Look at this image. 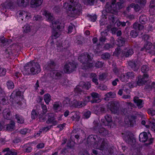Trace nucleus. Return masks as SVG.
I'll list each match as a JSON object with an SVG mask.
<instances>
[{
  "instance_id": "1",
  "label": "nucleus",
  "mask_w": 155,
  "mask_h": 155,
  "mask_svg": "<svg viewBox=\"0 0 155 155\" xmlns=\"http://www.w3.org/2000/svg\"><path fill=\"white\" fill-rule=\"evenodd\" d=\"M94 56L93 54L91 53L82 54L78 57V60L82 64H85L84 68L87 69L93 66V63L89 62L92 61Z\"/></svg>"
},
{
  "instance_id": "2",
  "label": "nucleus",
  "mask_w": 155,
  "mask_h": 155,
  "mask_svg": "<svg viewBox=\"0 0 155 155\" xmlns=\"http://www.w3.org/2000/svg\"><path fill=\"white\" fill-rule=\"evenodd\" d=\"M91 87V84L87 82H85L83 81L81 82L78 86H77L74 90L75 93L79 96H82L86 94L85 91H83L82 89L84 90H88Z\"/></svg>"
},
{
  "instance_id": "3",
  "label": "nucleus",
  "mask_w": 155,
  "mask_h": 155,
  "mask_svg": "<svg viewBox=\"0 0 155 155\" xmlns=\"http://www.w3.org/2000/svg\"><path fill=\"white\" fill-rule=\"evenodd\" d=\"M68 9V15L71 17H77L81 13L82 7L81 4L74 7H69Z\"/></svg>"
},
{
  "instance_id": "4",
  "label": "nucleus",
  "mask_w": 155,
  "mask_h": 155,
  "mask_svg": "<svg viewBox=\"0 0 155 155\" xmlns=\"http://www.w3.org/2000/svg\"><path fill=\"white\" fill-rule=\"evenodd\" d=\"M98 140V138L96 135H90L87 139V144L88 146H92L94 147L98 145V143L99 142Z\"/></svg>"
},
{
  "instance_id": "5",
  "label": "nucleus",
  "mask_w": 155,
  "mask_h": 155,
  "mask_svg": "<svg viewBox=\"0 0 155 155\" xmlns=\"http://www.w3.org/2000/svg\"><path fill=\"white\" fill-rule=\"evenodd\" d=\"M149 75L146 73L143 74V76H140L138 77V80L137 84L139 86L145 84L146 83H150V82L148 80Z\"/></svg>"
},
{
  "instance_id": "6",
  "label": "nucleus",
  "mask_w": 155,
  "mask_h": 155,
  "mask_svg": "<svg viewBox=\"0 0 155 155\" xmlns=\"http://www.w3.org/2000/svg\"><path fill=\"white\" fill-rule=\"evenodd\" d=\"M77 65L75 64L69 62L66 64L64 67V70L65 73H70L75 70Z\"/></svg>"
},
{
  "instance_id": "7",
  "label": "nucleus",
  "mask_w": 155,
  "mask_h": 155,
  "mask_svg": "<svg viewBox=\"0 0 155 155\" xmlns=\"http://www.w3.org/2000/svg\"><path fill=\"white\" fill-rule=\"evenodd\" d=\"M41 68L40 65L37 62H35L33 61L31 65L30 71L33 75L38 74L40 72Z\"/></svg>"
},
{
  "instance_id": "8",
  "label": "nucleus",
  "mask_w": 155,
  "mask_h": 155,
  "mask_svg": "<svg viewBox=\"0 0 155 155\" xmlns=\"http://www.w3.org/2000/svg\"><path fill=\"white\" fill-rule=\"evenodd\" d=\"M137 117L135 116H129L127 117L124 119V122L126 124L128 125V126L132 127L135 124L136 120Z\"/></svg>"
},
{
  "instance_id": "9",
  "label": "nucleus",
  "mask_w": 155,
  "mask_h": 155,
  "mask_svg": "<svg viewBox=\"0 0 155 155\" xmlns=\"http://www.w3.org/2000/svg\"><path fill=\"white\" fill-rule=\"evenodd\" d=\"M128 65L130 68L134 71H137L139 68V65L138 62L135 60H132L128 62Z\"/></svg>"
},
{
  "instance_id": "10",
  "label": "nucleus",
  "mask_w": 155,
  "mask_h": 155,
  "mask_svg": "<svg viewBox=\"0 0 155 155\" xmlns=\"http://www.w3.org/2000/svg\"><path fill=\"white\" fill-rule=\"evenodd\" d=\"M110 107H109L111 112L114 114H116L119 110L118 103L115 101H111L110 103Z\"/></svg>"
},
{
  "instance_id": "11",
  "label": "nucleus",
  "mask_w": 155,
  "mask_h": 155,
  "mask_svg": "<svg viewBox=\"0 0 155 155\" xmlns=\"http://www.w3.org/2000/svg\"><path fill=\"white\" fill-rule=\"evenodd\" d=\"M116 7V4H112L109 6L107 5V11L109 13L116 15L118 11V8Z\"/></svg>"
},
{
  "instance_id": "12",
  "label": "nucleus",
  "mask_w": 155,
  "mask_h": 155,
  "mask_svg": "<svg viewBox=\"0 0 155 155\" xmlns=\"http://www.w3.org/2000/svg\"><path fill=\"white\" fill-rule=\"evenodd\" d=\"M134 53V50L133 48H126L124 49V51L122 52L121 56L122 57L125 56L126 58H128L131 56Z\"/></svg>"
},
{
  "instance_id": "13",
  "label": "nucleus",
  "mask_w": 155,
  "mask_h": 155,
  "mask_svg": "<svg viewBox=\"0 0 155 155\" xmlns=\"http://www.w3.org/2000/svg\"><path fill=\"white\" fill-rule=\"evenodd\" d=\"M95 133L100 134L103 136L107 135L109 134L108 130L101 125L99 126V129Z\"/></svg>"
},
{
  "instance_id": "14",
  "label": "nucleus",
  "mask_w": 155,
  "mask_h": 155,
  "mask_svg": "<svg viewBox=\"0 0 155 155\" xmlns=\"http://www.w3.org/2000/svg\"><path fill=\"white\" fill-rule=\"evenodd\" d=\"M56 66V64L53 61H48L47 65H46V69L49 71H54Z\"/></svg>"
},
{
  "instance_id": "15",
  "label": "nucleus",
  "mask_w": 155,
  "mask_h": 155,
  "mask_svg": "<svg viewBox=\"0 0 155 155\" xmlns=\"http://www.w3.org/2000/svg\"><path fill=\"white\" fill-rule=\"evenodd\" d=\"M66 42L65 41L63 43H61L60 42L57 41V42L56 45L58 47V50L60 51H65L68 47V46H65L64 45V43Z\"/></svg>"
},
{
  "instance_id": "16",
  "label": "nucleus",
  "mask_w": 155,
  "mask_h": 155,
  "mask_svg": "<svg viewBox=\"0 0 155 155\" xmlns=\"http://www.w3.org/2000/svg\"><path fill=\"white\" fill-rule=\"evenodd\" d=\"M48 119L46 121V123L49 124L51 123L54 125L56 124L57 122L56 120H54L55 119L53 114L51 113H48Z\"/></svg>"
},
{
  "instance_id": "17",
  "label": "nucleus",
  "mask_w": 155,
  "mask_h": 155,
  "mask_svg": "<svg viewBox=\"0 0 155 155\" xmlns=\"http://www.w3.org/2000/svg\"><path fill=\"white\" fill-rule=\"evenodd\" d=\"M3 116L5 119L9 120L11 118L12 114L9 109H5L3 110Z\"/></svg>"
},
{
  "instance_id": "18",
  "label": "nucleus",
  "mask_w": 155,
  "mask_h": 155,
  "mask_svg": "<svg viewBox=\"0 0 155 155\" xmlns=\"http://www.w3.org/2000/svg\"><path fill=\"white\" fill-rule=\"evenodd\" d=\"M148 138L147 133L143 132L141 133L139 136V140L141 142L144 143L147 141Z\"/></svg>"
},
{
  "instance_id": "19",
  "label": "nucleus",
  "mask_w": 155,
  "mask_h": 155,
  "mask_svg": "<svg viewBox=\"0 0 155 155\" xmlns=\"http://www.w3.org/2000/svg\"><path fill=\"white\" fill-rule=\"evenodd\" d=\"M17 3L19 7H25L29 4V0H17Z\"/></svg>"
},
{
  "instance_id": "20",
  "label": "nucleus",
  "mask_w": 155,
  "mask_h": 155,
  "mask_svg": "<svg viewBox=\"0 0 155 155\" xmlns=\"http://www.w3.org/2000/svg\"><path fill=\"white\" fill-rule=\"evenodd\" d=\"M134 103L136 104L139 108H141L143 107L142 105L143 100L139 99V97L135 96L134 99Z\"/></svg>"
},
{
  "instance_id": "21",
  "label": "nucleus",
  "mask_w": 155,
  "mask_h": 155,
  "mask_svg": "<svg viewBox=\"0 0 155 155\" xmlns=\"http://www.w3.org/2000/svg\"><path fill=\"white\" fill-rule=\"evenodd\" d=\"M43 0H31V4L32 7H35L41 5Z\"/></svg>"
},
{
  "instance_id": "22",
  "label": "nucleus",
  "mask_w": 155,
  "mask_h": 155,
  "mask_svg": "<svg viewBox=\"0 0 155 155\" xmlns=\"http://www.w3.org/2000/svg\"><path fill=\"white\" fill-rule=\"evenodd\" d=\"M133 28L137 31H140L143 29L144 26L143 25L136 22L133 25Z\"/></svg>"
},
{
  "instance_id": "23",
  "label": "nucleus",
  "mask_w": 155,
  "mask_h": 155,
  "mask_svg": "<svg viewBox=\"0 0 155 155\" xmlns=\"http://www.w3.org/2000/svg\"><path fill=\"white\" fill-rule=\"evenodd\" d=\"M101 36L99 39V41L102 43L104 42L107 39L106 36L107 35V32L103 31L101 33Z\"/></svg>"
},
{
  "instance_id": "24",
  "label": "nucleus",
  "mask_w": 155,
  "mask_h": 155,
  "mask_svg": "<svg viewBox=\"0 0 155 155\" xmlns=\"http://www.w3.org/2000/svg\"><path fill=\"white\" fill-rule=\"evenodd\" d=\"M53 74V77L55 79H57L61 78L62 76V73L60 71H54L51 72V74Z\"/></svg>"
},
{
  "instance_id": "25",
  "label": "nucleus",
  "mask_w": 155,
  "mask_h": 155,
  "mask_svg": "<svg viewBox=\"0 0 155 155\" xmlns=\"http://www.w3.org/2000/svg\"><path fill=\"white\" fill-rule=\"evenodd\" d=\"M45 16L48 18L49 21H53L54 19V18L53 16V15L47 11L45 10L44 12Z\"/></svg>"
},
{
  "instance_id": "26",
  "label": "nucleus",
  "mask_w": 155,
  "mask_h": 155,
  "mask_svg": "<svg viewBox=\"0 0 155 155\" xmlns=\"http://www.w3.org/2000/svg\"><path fill=\"white\" fill-rule=\"evenodd\" d=\"M102 141V143L100 147H99V149L102 151L105 149H106L107 147H108L107 143H106L104 141V139H100V142Z\"/></svg>"
},
{
  "instance_id": "27",
  "label": "nucleus",
  "mask_w": 155,
  "mask_h": 155,
  "mask_svg": "<svg viewBox=\"0 0 155 155\" xmlns=\"http://www.w3.org/2000/svg\"><path fill=\"white\" fill-rule=\"evenodd\" d=\"M116 96L115 94L114 93L109 92L107 93L105 95V97L104 99L105 100L108 101L109 98L115 97Z\"/></svg>"
},
{
  "instance_id": "28",
  "label": "nucleus",
  "mask_w": 155,
  "mask_h": 155,
  "mask_svg": "<svg viewBox=\"0 0 155 155\" xmlns=\"http://www.w3.org/2000/svg\"><path fill=\"white\" fill-rule=\"evenodd\" d=\"M139 20L140 22L143 25L146 23L147 21V19L146 15H142L140 16Z\"/></svg>"
},
{
  "instance_id": "29",
  "label": "nucleus",
  "mask_w": 155,
  "mask_h": 155,
  "mask_svg": "<svg viewBox=\"0 0 155 155\" xmlns=\"http://www.w3.org/2000/svg\"><path fill=\"white\" fill-rule=\"evenodd\" d=\"M33 61L31 62H28V64H26L24 67L25 71V72H26V74H30L29 71L30 70L31 68V65H32Z\"/></svg>"
},
{
  "instance_id": "30",
  "label": "nucleus",
  "mask_w": 155,
  "mask_h": 155,
  "mask_svg": "<svg viewBox=\"0 0 155 155\" xmlns=\"http://www.w3.org/2000/svg\"><path fill=\"white\" fill-rule=\"evenodd\" d=\"M118 42L120 46H123L125 45V42L127 41V39L123 37H120L118 38Z\"/></svg>"
},
{
  "instance_id": "31",
  "label": "nucleus",
  "mask_w": 155,
  "mask_h": 155,
  "mask_svg": "<svg viewBox=\"0 0 155 155\" xmlns=\"http://www.w3.org/2000/svg\"><path fill=\"white\" fill-rule=\"evenodd\" d=\"M6 151L7 152V153L4 155H16L17 154L16 152L10 150V149L8 147L5 148L3 151V152Z\"/></svg>"
},
{
  "instance_id": "32",
  "label": "nucleus",
  "mask_w": 155,
  "mask_h": 155,
  "mask_svg": "<svg viewBox=\"0 0 155 155\" xmlns=\"http://www.w3.org/2000/svg\"><path fill=\"white\" fill-rule=\"evenodd\" d=\"M17 14L18 15H20L19 17L21 18L22 20H23V18H26L28 16V13L24 11L18 12H17Z\"/></svg>"
},
{
  "instance_id": "33",
  "label": "nucleus",
  "mask_w": 155,
  "mask_h": 155,
  "mask_svg": "<svg viewBox=\"0 0 155 155\" xmlns=\"http://www.w3.org/2000/svg\"><path fill=\"white\" fill-rule=\"evenodd\" d=\"M110 57L111 55L108 52L104 53L101 55V58L104 60L110 59Z\"/></svg>"
},
{
  "instance_id": "34",
  "label": "nucleus",
  "mask_w": 155,
  "mask_h": 155,
  "mask_svg": "<svg viewBox=\"0 0 155 155\" xmlns=\"http://www.w3.org/2000/svg\"><path fill=\"white\" fill-rule=\"evenodd\" d=\"M8 41L4 37L0 38V46H4L8 44Z\"/></svg>"
},
{
  "instance_id": "35",
  "label": "nucleus",
  "mask_w": 155,
  "mask_h": 155,
  "mask_svg": "<svg viewBox=\"0 0 155 155\" xmlns=\"http://www.w3.org/2000/svg\"><path fill=\"white\" fill-rule=\"evenodd\" d=\"M126 78L128 80V79H131L133 78L134 76V74L132 71H129L125 73Z\"/></svg>"
},
{
  "instance_id": "36",
  "label": "nucleus",
  "mask_w": 155,
  "mask_h": 155,
  "mask_svg": "<svg viewBox=\"0 0 155 155\" xmlns=\"http://www.w3.org/2000/svg\"><path fill=\"white\" fill-rule=\"evenodd\" d=\"M6 129L7 130H12L13 129V128L15 127V123L11 121V123L7 124L6 125Z\"/></svg>"
},
{
  "instance_id": "37",
  "label": "nucleus",
  "mask_w": 155,
  "mask_h": 155,
  "mask_svg": "<svg viewBox=\"0 0 155 155\" xmlns=\"http://www.w3.org/2000/svg\"><path fill=\"white\" fill-rule=\"evenodd\" d=\"M125 140L126 142L129 144H132V141H133L132 137L130 136L129 134L127 135L125 137Z\"/></svg>"
},
{
  "instance_id": "38",
  "label": "nucleus",
  "mask_w": 155,
  "mask_h": 155,
  "mask_svg": "<svg viewBox=\"0 0 155 155\" xmlns=\"http://www.w3.org/2000/svg\"><path fill=\"white\" fill-rule=\"evenodd\" d=\"M44 100L46 103L48 104L51 100L50 95L48 94H45L44 95Z\"/></svg>"
},
{
  "instance_id": "39",
  "label": "nucleus",
  "mask_w": 155,
  "mask_h": 155,
  "mask_svg": "<svg viewBox=\"0 0 155 155\" xmlns=\"http://www.w3.org/2000/svg\"><path fill=\"white\" fill-rule=\"evenodd\" d=\"M93 124H94V126L92 128L93 130L95 133L96 132H97V131L99 129V126L100 125H98V123L96 121H94L93 122Z\"/></svg>"
},
{
  "instance_id": "40",
  "label": "nucleus",
  "mask_w": 155,
  "mask_h": 155,
  "mask_svg": "<svg viewBox=\"0 0 155 155\" xmlns=\"http://www.w3.org/2000/svg\"><path fill=\"white\" fill-rule=\"evenodd\" d=\"M15 118L18 123L21 124L24 123V120L21 116L17 114L15 115Z\"/></svg>"
},
{
  "instance_id": "41",
  "label": "nucleus",
  "mask_w": 155,
  "mask_h": 155,
  "mask_svg": "<svg viewBox=\"0 0 155 155\" xmlns=\"http://www.w3.org/2000/svg\"><path fill=\"white\" fill-rule=\"evenodd\" d=\"M70 2L71 4L69 5V7H74L80 4L78 3V0H70Z\"/></svg>"
},
{
  "instance_id": "42",
  "label": "nucleus",
  "mask_w": 155,
  "mask_h": 155,
  "mask_svg": "<svg viewBox=\"0 0 155 155\" xmlns=\"http://www.w3.org/2000/svg\"><path fill=\"white\" fill-rule=\"evenodd\" d=\"M71 114H72V115H73L74 114V115H73L71 117V119L73 120H75L76 121H78L79 120L80 117L77 115L75 112H72Z\"/></svg>"
},
{
  "instance_id": "43",
  "label": "nucleus",
  "mask_w": 155,
  "mask_h": 155,
  "mask_svg": "<svg viewBox=\"0 0 155 155\" xmlns=\"http://www.w3.org/2000/svg\"><path fill=\"white\" fill-rule=\"evenodd\" d=\"M130 34L132 37L135 38L138 35V32L136 30H133L131 31Z\"/></svg>"
},
{
  "instance_id": "44",
  "label": "nucleus",
  "mask_w": 155,
  "mask_h": 155,
  "mask_svg": "<svg viewBox=\"0 0 155 155\" xmlns=\"http://www.w3.org/2000/svg\"><path fill=\"white\" fill-rule=\"evenodd\" d=\"M107 10V4H106L105 6V9L103 10L102 12V18H106V16L107 15L108 13H109L108 12Z\"/></svg>"
},
{
  "instance_id": "45",
  "label": "nucleus",
  "mask_w": 155,
  "mask_h": 155,
  "mask_svg": "<svg viewBox=\"0 0 155 155\" xmlns=\"http://www.w3.org/2000/svg\"><path fill=\"white\" fill-rule=\"evenodd\" d=\"M38 113L35 110H33L31 113V117L33 119L36 118L38 116Z\"/></svg>"
},
{
  "instance_id": "46",
  "label": "nucleus",
  "mask_w": 155,
  "mask_h": 155,
  "mask_svg": "<svg viewBox=\"0 0 155 155\" xmlns=\"http://www.w3.org/2000/svg\"><path fill=\"white\" fill-rule=\"evenodd\" d=\"M144 48H146V50L150 49L152 47V43L150 41H147L144 44Z\"/></svg>"
},
{
  "instance_id": "47",
  "label": "nucleus",
  "mask_w": 155,
  "mask_h": 155,
  "mask_svg": "<svg viewBox=\"0 0 155 155\" xmlns=\"http://www.w3.org/2000/svg\"><path fill=\"white\" fill-rule=\"evenodd\" d=\"M107 77V74L106 73H102L99 75L98 79L100 81H103Z\"/></svg>"
},
{
  "instance_id": "48",
  "label": "nucleus",
  "mask_w": 155,
  "mask_h": 155,
  "mask_svg": "<svg viewBox=\"0 0 155 155\" xmlns=\"http://www.w3.org/2000/svg\"><path fill=\"white\" fill-rule=\"evenodd\" d=\"M91 114V112L89 110H87L84 112L83 114V117L86 119L90 117Z\"/></svg>"
},
{
  "instance_id": "49",
  "label": "nucleus",
  "mask_w": 155,
  "mask_h": 155,
  "mask_svg": "<svg viewBox=\"0 0 155 155\" xmlns=\"http://www.w3.org/2000/svg\"><path fill=\"white\" fill-rule=\"evenodd\" d=\"M86 104L84 102L82 101H77V103H76V107L78 108H80L82 107L85 106Z\"/></svg>"
},
{
  "instance_id": "50",
  "label": "nucleus",
  "mask_w": 155,
  "mask_h": 155,
  "mask_svg": "<svg viewBox=\"0 0 155 155\" xmlns=\"http://www.w3.org/2000/svg\"><path fill=\"white\" fill-rule=\"evenodd\" d=\"M120 80L122 82H127L128 81V80L126 78V74H121L120 76L119 77Z\"/></svg>"
},
{
  "instance_id": "51",
  "label": "nucleus",
  "mask_w": 155,
  "mask_h": 155,
  "mask_svg": "<svg viewBox=\"0 0 155 155\" xmlns=\"http://www.w3.org/2000/svg\"><path fill=\"white\" fill-rule=\"evenodd\" d=\"M8 88L10 89H12L14 88V85L13 83L11 81H8L7 83Z\"/></svg>"
},
{
  "instance_id": "52",
  "label": "nucleus",
  "mask_w": 155,
  "mask_h": 155,
  "mask_svg": "<svg viewBox=\"0 0 155 155\" xmlns=\"http://www.w3.org/2000/svg\"><path fill=\"white\" fill-rule=\"evenodd\" d=\"M76 103H77V101L76 100H71V99H70L69 106L70 107H76Z\"/></svg>"
},
{
  "instance_id": "53",
  "label": "nucleus",
  "mask_w": 155,
  "mask_h": 155,
  "mask_svg": "<svg viewBox=\"0 0 155 155\" xmlns=\"http://www.w3.org/2000/svg\"><path fill=\"white\" fill-rule=\"evenodd\" d=\"M136 2L138 3L141 7L143 6L145 4L146 0H135Z\"/></svg>"
},
{
  "instance_id": "54",
  "label": "nucleus",
  "mask_w": 155,
  "mask_h": 155,
  "mask_svg": "<svg viewBox=\"0 0 155 155\" xmlns=\"http://www.w3.org/2000/svg\"><path fill=\"white\" fill-rule=\"evenodd\" d=\"M23 31L24 33H27L30 31V28L28 24H26L24 27H23Z\"/></svg>"
},
{
  "instance_id": "55",
  "label": "nucleus",
  "mask_w": 155,
  "mask_h": 155,
  "mask_svg": "<svg viewBox=\"0 0 155 155\" xmlns=\"http://www.w3.org/2000/svg\"><path fill=\"white\" fill-rule=\"evenodd\" d=\"M149 70V67L147 65H143L141 68V71L143 73H146Z\"/></svg>"
},
{
  "instance_id": "56",
  "label": "nucleus",
  "mask_w": 155,
  "mask_h": 155,
  "mask_svg": "<svg viewBox=\"0 0 155 155\" xmlns=\"http://www.w3.org/2000/svg\"><path fill=\"white\" fill-rule=\"evenodd\" d=\"M124 3L123 0H122L120 1L117 2L116 5H117V7L118 10L122 8L123 7V4Z\"/></svg>"
},
{
  "instance_id": "57",
  "label": "nucleus",
  "mask_w": 155,
  "mask_h": 155,
  "mask_svg": "<svg viewBox=\"0 0 155 155\" xmlns=\"http://www.w3.org/2000/svg\"><path fill=\"white\" fill-rule=\"evenodd\" d=\"M59 33L56 30L53 29L52 31V36L54 37L55 38L58 37L59 36Z\"/></svg>"
},
{
  "instance_id": "58",
  "label": "nucleus",
  "mask_w": 155,
  "mask_h": 155,
  "mask_svg": "<svg viewBox=\"0 0 155 155\" xmlns=\"http://www.w3.org/2000/svg\"><path fill=\"white\" fill-rule=\"evenodd\" d=\"M41 107L42 109V113H41V114L43 115L45 114L47 111L46 106L44 104H42Z\"/></svg>"
},
{
  "instance_id": "59",
  "label": "nucleus",
  "mask_w": 155,
  "mask_h": 155,
  "mask_svg": "<svg viewBox=\"0 0 155 155\" xmlns=\"http://www.w3.org/2000/svg\"><path fill=\"white\" fill-rule=\"evenodd\" d=\"M113 47V46L112 45L109 43H106L104 45L103 47V48L104 50H107L109 49L110 48Z\"/></svg>"
},
{
  "instance_id": "60",
  "label": "nucleus",
  "mask_w": 155,
  "mask_h": 155,
  "mask_svg": "<svg viewBox=\"0 0 155 155\" xmlns=\"http://www.w3.org/2000/svg\"><path fill=\"white\" fill-rule=\"evenodd\" d=\"M104 64V62L101 61H97L95 64V66L97 68H100L103 67Z\"/></svg>"
},
{
  "instance_id": "61",
  "label": "nucleus",
  "mask_w": 155,
  "mask_h": 155,
  "mask_svg": "<svg viewBox=\"0 0 155 155\" xmlns=\"http://www.w3.org/2000/svg\"><path fill=\"white\" fill-rule=\"evenodd\" d=\"M104 117L108 123H109L112 122V117L110 115L107 114Z\"/></svg>"
},
{
  "instance_id": "62",
  "label": "nucleus",
  "mask_w": 155,
  "mask_h": 155,
  "mask_svg": "<svg viewBox=\"0 0 155 155\" xmlns=\"http://www.w3.org/2000/svg\"><path fill=\"white\" fill-rule=\"evenodd\" d=\"M91 95L93 98H98L100 97V95L96 92H92L91 93Z\"/></svg>"
},
{
  "instance_id": "63",
  "label": "nucleus",
  "mask_w": 155,
  "mask_h": 155,
  "mask_svg": "<svg viewBox=\"0 0 155 155\" xmlns=\"http://www.w3.org/2000/svg\"><path fill=\"white\" fill-rule=\"evenodd\" d=\"M78 155H90L88 152L85 150H83L78 154Z\"/></svg>"
},
{
  "instance_id": "64",
  "label": "nucleus",
  "mask_w": 155,
  "mask_h": 155,
  "mask_svg": "<svg viewBox=\"0 0 155 155\" xmlns=\"http://www.w3.org/2000/svg\"><path fill=\"white\" fill-rule=\"evenodd\" d=\"M87 16L90 18L91 21L93 22L95 21L97 19V16L95 15L93 16L88 15H87Z\"/></svg>"
}]
</instances>
